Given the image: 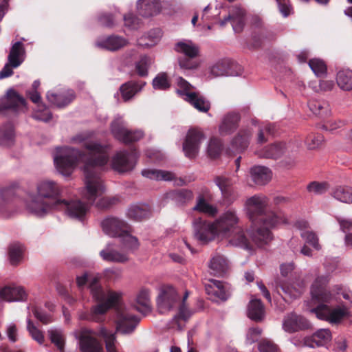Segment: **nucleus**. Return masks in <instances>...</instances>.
Masks as SVG:
<instances>
[{
  "instance_id": "f257e3e1",
  "label": "nucleus",
  "mask_w": 352,
  "mask_h": 352,
  "mask_svg": "<svg viewBox=\"0 0 352 352\" xmlns=\"http://www.w3.org/2000/svg\"><path fill=\"white\" fill-rule=\"evenodd\" d=\"M72 141L74 143L82 144L87 153H82L72 147L58 148L57 154L54 157V164L60 174L69 176L80 162L83 163L85 186L82 196L87 203L80 200L69 201L62 199L56 210H64L70 218L83 221L90 206L104 192L105 188L98 170L107 165L109 161V148L82 134L73 137Z\"/></svg>"
},
{
  "instance_id": "f03ea898",
  "label": "nucleus",
  "mask_w": 352,
  "mask_h": 352,
  "mask_svg": "<svg viewBox=\"0 0 352 352\" xmlns=\"http://www.w3.org/2000/svg\"><path fill=\"white\" fill-rule=\"evenodd\" d=\"M268 204V198L261 194L248 198L245 203V210L251 221L248 232L252 242L258 247L267 244L272 239V228L286 222L282 215L274 212L266 213Z\"/></svg>"
},
{
  "instance_id": "7ed1b4c3",
  "label": "nucleus",
  "mask_w": 352,
  "mask_h": 352,
  "mask_svg": "<svg viewBox=\"0 0 352 352\" xmlns=\"http://www.w3.org/2000/svg\"><path fill=\"white\" fill-rule=\"evenodd\" d=\"M76 283L80 288L88 284L93 298L98 302L92 306L89 311L82 313L80 315V319L98 323L103 322L107 311L118 305L121 298V294L112 290L103 289L99 284V278L87 273L78 276Z\"/></svg>"
},
{
  "instance_id": "20e7f679",
  "label": "nucleus",
  "mask_w": 352,
  "mask_h": 352,
  "mask_svg": "<svg viewBox=\"0 0 352 352\" xmlns=\"http://www.w3.org/2000/svg\"><path fill=\"white\" fill-rule=\"evenodd\" d=\"M329 282L327 276H319L311 287L312 300L316 307L311 312L316 317L331 324H338L349 316V310L344 305H333L338 303L337 298L325 288Z\"/></svg>"
},
{
  "instance_id": "39448f33",
  "label": "nucleus",
  "mask_w": 352,
  "mask_h": 352,
  "mask_svg": "<svg viewBox=\"0 0 352 352\" xmlns=\"http://www.w3.org/2000/svg\"><path fill=\"white\" fill-rule=\"evenodd\" d=\"M36 193L30 194L26 207L28 211L37 217H43L56 210L62 199L63 188L50 179H43L36 183Z\"/></svg>"
},
{
  "instance_id": "423d86ee",
  "label": "nucleus",
  "mask_w": 352,
  "mask_h": 352,
  "mask_svg": "<svg viewBox=\"0 0 352 352\" xmlns=\"http://www.w3.org/2000/svg\"><path fill=\"white\" fill-rule=\"evenodd\" d=\"M214 221L219 236L229 239V243L232 245L245 250L252 249L249 240L243 231L239 228V217L234 209L225 210Z\"/></svg>"
},
{
  "instance_id": "0eeeda50",
  "label": "nucleus",
  "mask_w": 352,
  "mask_h": 352,
  "mask_svg": "<svg viewBox=\"0 0 352 352\" xmlns=\"http://www.w3.org/2000/svg\"><path fill=\"white\" fill-rule=\"evenodd\" d=\"M188 297V292H186L183 296L182 302H179L175 289L170 285L162 287L160 293L157 300V309L160 313L164 314L172 311L176 307L179 306V312L172 320L173 327L175 325L179 330L182 329V325L180 320H187L190 315V311L188 309L185 301Z\"/></svg>"
},
{
  "instance_id": "6e6552de",
  "label": "nucleus",
  "mask_w": 352,
  "mask_h": 352,
  "mask_svg": "<svg viewBox=\"0 0 352 352\" xmlns=\"http://www.w3.org/2000/svg\"><path fill=\"white\" fill-rule=\"evenodd\" d=\"M100 226L105 234L111 237L120 238L123 246L127 250L133 251L138 248V239L131 235V226L123 219L109 216L101 221Z\"/></svg>"
},
{
  "instance_id": "1a4fd4ad",
  "label": "nucleus",
  "mask_w": 352,
  "mask_h": 352,
  "mask_svg": "<svg viewBox=\"0 0 352 352\" xmlns=\"http://www.w3.org/2000/svg\"><path fill=\"white\" fill-rule=\"evenodd\" d=\"M177 93L192 107L201 112H208L210 108V102L199 92L195 91L194 87L185 79L177 77L176 79Z\"/></svg>"
},
{
  "instance_id": "9d476101",
  "label": "nucleus",
  "mask_w": 352,
  "mask_h": 352,
  "mask_svg": "<svg viewBox=\"0 0 352 352\" xmlns=\"http://www.w3.org/2000/svg\"><path fill=\"white\" fill-rule=\"evenodd\" d=\"M174 50L185 57L178 59L179 65L185 69H194L198 67L199 63L194 58L199 56L200 49L197 44L191 40L183 39L175 43Z\"/></svg>"
},
{
  "instance_id": "9b49d317",
  "label": "nucleus",
  "mask_w": 352,
  "mask_h": 352,
  "mask_svg": "<svg viewBox=\"0 0 352 352\" xmlns=\"http://www.w3.org/2000/svg\"><path fill=\"white\" fill-rule=\"evenodd\" d=\"M100 336L99 330L96 331L89 328H82L76 333L81 352H103V346L96 338Z\"/></svg>"
},
{
  "instance_id": "f8f14e48",
  "label": "nucleus",
  "mask_w": 352,
  "mask_h": 352,
  "mask_svg": "<svg viewBox=\"0 0 352 352\" xmlns=\"http://www.w3.org/2000/svg\"><path fill=\"white\" fill-rule=\"evenodd\" d=\"M138 158L135 150L118 151L111 158V167L119 173L131 171L135 168Z\"/></svg>"
},
{
  "instance_id": "ddd939ff",
  "label": "nucleus",
  "mask_w": 352,
  "mask_h": 352,
  "mask_svg": "<svg viewBox=\"0 0 352 352\" xmlns=\"http://www.w3.org/2000/svg\"><path fill=\"white\" fill-rule=\"evenodd\" d=\"M193 229L195 237L203 243H207L219 236L214 221H208L201 218L195 219Z\"/></svg>"
},
{
  "instance_id": "4468645a",
  "label": "nucleus",
  "mask_w": 352,
  "mask_h": 352,
  "mask_svg": "<svg viewBox=\"0 0 352 352\" xmlns=\"http://www.w3.org/2000/svg\"><path fill=\"white\" fill-rule=\"evenodd\" d=\"M205 290L208 298L215 302H225L231 296L230 285L215 279L205 284Z\"/></svg>"
},
{
  "instance_id": "2eb2a0df",
  "label": "nucleus",
  "mask_w": 352,
  "mask_h": 352,
  "mask_svg": "<svg viewBox=\"0 0 352 352\" xmlns=\"http://www.w3.org/2000/svg\"><path fill=\"white\" fill-rule=\"evenodd\" d=\"M204 140L205 135L202 131L198 129H189L183 142L182 148L185 156L189 159H195Z\"/></svg>"
},
{
  "instance_id": "dca6fc26",
  "label": "nucleus",
  "mask_w": 352,
  "mask_h": 352,
  "mask_svg": "<svg viewBox=\"0 0 352 352\" xmlns=\"http://www.w3.org/2000/svg\"><path fill=\"white\" fill-rule=\"evenodd\" d=\"M111 133L119 141L129 144L137 142L144 136V132L141 130L131 131L126 128L123 122L120 120H115L111 126Z\"/></svg>"
},
{
  "instance_id": "f3484780",
  "label": "nucleus",
  "mask_w": 352,
  "mask_h": 352,
  "mask_svg": "<svg viewBox=\"0 0 352 352\" xmlns=\"http://www.w3.org/2000/svg\"><path fill=\"white\" fill-rule=\"evenodd\" d=\"M116 331L122 334L133 333L140 322V318L126 309H116Z\"/></svg>"
},
{
  "instance_id": "a211bd4d",
  "label": "nucleus",
  "mask_w": 352,
  "mask_h": 352,
  "mask_svg": "<svg viewBox=\"0 0 352 352\" xmlns=\"http://www.w3.org/2000/svg\"><path fill=\"white\" fill-rule=\"evenodd\" d=\"M212 194L208 188H202L197 197V203L193 207V210L214 217L218 212L217 208L208 202V201L212 199Z\"/></svg>"
},
{
  "instance_id": "6ab92c4d",
  "label": "nucleus",
  "mask_w": 352,
  "mask_h": 352,
  "mask_svg": "<svg viewBox=\"0 0 352 352\" xmlns=\"http://www.w3.org/2000/svg\"><path fill=\"white\" fill-rule=\"evenodd\" d=\"M227 22H230L235 32H240L243 30L245 22V11L244 9L234 6L230 9L227 17L219 22L221 26H224Z\"/></svg>"
},
{
  "instance_id": "aec40b11",
  "label": "nucleus",
  "mask_w": 352,
  "mask_h": 352,
  "mask_svg": "<svg viewBox=\"0 0 352 352\" xmlns=\"http://www.w3.org/2000/svg\"><path fill=\"white\" fill-rule=\"evenodd\" d=\"M310 324L306 318L294 313L287 314L283 322V329L289 333L309 329Z\"/></svg>"
},
{
  "instance_id": "412c9836",
  "label": "nucleus",
  "mask_w": 352,
  "mask_h": 352,
  "mask_svg": "<svg viewBox=\"0 0 352 352\" xmlns=\"http://www.w3.org/2000/svg\"><path fill=\"white\" fill-rule=\"evenodd\" d=\"M215 184L221 190L223 199L229 203H232L236 199L235 191L233 188L232 179L226 176H217L214 179Z\"/></svg>"
},
{
  "instance_id": "4be33fe9",
  "label": "nucleus",
  "mask_w": 352,
  "mask_h": 352,
  "mask_svg": "<svg viewBox=\"0 0 352 352\" xmlns=\"http://www.w3.org/2000/svg\"><path fill=\"white\" fill-rule=\"evenodd\" d=\"M28 96L31 101L37 104L38 110L36 111L33 114V118L37 120L43 122L50 121L52 115L51 112L47 109L45 104L41 102V97L40 94L37 91H28Z\"/></svg>"
},
{
  "instance_id": "5701e85b",
  "label": "nucleus",
  "mask_w": 352,
  "mask_h": 352,
  "mask_svg": "<svg viewBox=\"0 0 352 352\" xmlns=\"http://www.w3.org/2000/svg\"><path fill=\"white\" fill-rule=\"evenodd\" d=\"M289 146L284 142H276L256 151V155L261 158L277 159L286 153Z\"/></svg>"
},
{
  "instance_id": "b1692460",
  "label": "nucleus",
  "mask_w": 352,
  "mask_h": 352,
  "mask_svg": "<svg viewBox=\"0 0 352 352\" xmlns=\"http://www.w3.org/2000/svg\"><path fill=\"white\" fill-rule=\"evenodd\" d=\"M26 56L25 49L21 41H16L12 44L8 56V60L14 68L19 67L25 60Z\"/></svg>"
},
{
  "instance_id": "393cba45",
  "label": "nucleus",
  "mask_w": 352,
  "mask_h": 352,
  "mask_svg": "<svg viewBox=\"0 0 352 352\" xmlns=\"http://www.w3.org/2000/svg\"><path fill=\"white\" fill-rule=\"evenodd\" d=\"M74 98L75 94L73 90H67L58 94L50 91L47 94L48 102L51 103L52 105L58 108L68 105Z\"/></svg>"
},
{
  "instance_id": "a878e982",
  "label": "nucleus",
  "mask_w": 352,
  "mask_h": 352,
  "mask_svg": "<svg viewBox=\"0 0 352 352\" xmlns=\"http://www.w3.org/2000/svg\"><path fill=\"white\" fill-rule=\"evenodd\" d=\"M6 100V104L0 108V111L3 109H12L15 111H24L27 109L25 100L13 89L8 91Z\"/></svg>"
},
{
  "instance_id": "bb28decb",
  "label": "nucleus",
  "mask_w": 352,
  "mask_h": 352,
  "mask_svg": "<svg viewBox=\"0 0 352 352\" xmlns=\"http://www.w3.org/2000/svg\"><path fill=\"white\" fill-rule=\"evenodd\" d=\"M103 261L112 263H125L129 260L127 254L120 252L111 244H108L100 252Z\"/></svg>"
},
{
  "instance_id": "cd10ccee",
  "label": "nucleus",
  "mask_w": 352,
  "mask_h": 352,
  "mask_svg": "<svg viewBox=\"0 0 352 352\" xmlns=\"http://www.w3.org/2000/svg\"><path fill=\"white\" fill-rule=\"evenodd\" d=\"M252 180L258 185H265L272 178V170L264 166H254L250 168Z\"/></svg>"
},
{
  "instance_id": "c85d7f7f",
  "label": "nucleus",
  "mask_w": 352,
  "mask_h": 352,
  "mask_svg": "<svg viewBox=\"0 0 352 352\" xmlns=\"http://www.w3.org/2000/svg\"><path fill=\"white\" fill-rule=\"evenodd\" d=\"M0 296L8 302L23 301L27 298V294L21 287H6L1 290Z\"/></svg>"
},
{
  "instance_id": "c756f323",
  "label": "nucleus",
  "mask_w": 352,
  "mask_h": 352,
  "mask_svg": "<svg viewBox=\"0 0 352 352\" xmlns=\"http://www.w3.org/2000/svg\"><path fill=\"white\" fill-rule=\"evenodd\" d=\"M137 6L140 14L144 17L155 15L160 10L159 0H139Z\"/></svg>"
},
{
  "instance_id": "7c9ffc66",
  "label": "nucleus",
  "mask_w": 352,
  "mask_h": 352,
  "mask_svg": "<svg viewBox=\"0 0 352 352\" xmlns=\"http://www.w3.org/2000/svg\"><path fill=\"white\" fill-rule=\"evenodd\" d=\"M311 111L322 119L329 118L331 114L329 104L322 100L311 99L308 102Z\"/></svg>"
},
{
  "instance_id": "2f4dec72",
  "label": "nucleus",
  "mask_w": 352,
  "mask_h": 352,
  "mask_svg": "<svg viewBox=\"0 0 352 352\" xmlns=\"http://www.w3.org/2000/svg\"><path fill=\"white\" fill-rule=\"evenodd\" d=\"M151 210L146 204H133L127 210L126 217L135 221H142L150 217Z\"/></svg>"
},
{
  "instance_id": "473e14b6",
  "label": "nucleus",
  "mask_w": 352,
  "mask_h": 352,
  "mask_svg": "<svg viewBox=\"0 0 352 352\" xmlns=\"http://www.w3.org/2000/svg\"><path fill=\"white\" fill-rule=\"evenodd\" d=\"M332 336L329 329H321L314 333L311 338V343H309V339L305 340V344L311 347L325 346L331 340Z\"/></svg>"
},
{
  "instance_id": "72a5a7b5",
  "label": "nucleus",
  "mask_w": 352,
  "mask_h": 352,
  "mask_svg": "<svg viewBox=\"0 0 352 352\" xmlns=\"http://www.w3.org/2000/svg\"><path fill=\"white\" fill-rule=\"evenodd\" d=\"M208 266L212 273L215 276H222L229 269L228 260L223 255L220 254L213 256Z\"/></svg>"
},
{
  "instance_id": "f704fd0d",
  "label": "nucleus",
  "mask_w": 352,
  "mask_h": 352,
  "mask_svg": "<svg viewBox=\"0 0 352 352\" xmlns=\"http://www.w3.org/2000/svg\"><path fill=\"white\" fill-rule=\"evenodd\" d=\"M127 41L118 36H110L105 39L98 41L96 45L109 51H116L127 45Z\"/></svg>"
},
{
  "instance_id": "c9c22d12",
  "label": "nucleus",
  "mask_w": 352,
  "mask_h": 352,
  "mask_svg": "<svg viewBox=\"0 0 352 352\" xmlns=\"http://www.w3.org/2000/svg\"><path fill=\"white\" fill-rule=\"evenodd\" d=\"M150 290L146 288H142L137 294L135 308L144 314H146L151 310Z\"/></svg>"
},
{
  "instance_id": "e433bc0d",
  "label": "nucleus",
  "mask_w": 352,
  "mask_h": 352,
  "mask_svg": "<svg viewBox=\"0 0 352 352\" xmlns=\"http://www.w3.org/2000/svg\"><path fill=\"white\" fill-rule=\"evenodd\" d=\"M142 175L146 178L156 181H172L175 175L170 171L154 168H145L142 170Z\"/></svg>"
},
{
  "instance_id": "4c0bfd02",
  "label": "nucleus",
  "mask_w": 352,
  "mask_h": 352,
  "mask_svg": "<svg viewBox=\"0 0 352 352\" xmlns=\"http://www.w3.org/2000/svg\"><path fill=\"white\" fill-rule=\"evenodd\" d=\"M240 117L237 113H231L227 114L223 119L219 126V132L222 135H226L232 133L236 129L239 122Z\"/></svg>"
},
{
  "instance_id": "58836bf2",
  "label": "nucleus",
  "mask_w": 352,
  "mask_h": 352,
  "mask_svg": "<svg viewBox=\"0 0 352 352\" xmlns=\"http://www.w3.org/2000/svg\"><path fill=\"white\" fill-rule=\"evenodd\" d=\"M251 135L252 133L248 129L240 131L232 141V148L237 153L245 150L248 146Z\"/></svg>"
},
{
  "instance_id": "ea45409f",
  "label": "nucleus",
  "mask_w": 352,
  "mask_h": 352,
  "mask_svg": "<svg viewBox=\"0 0 352 352\" xmlns=\"http://www.w3.org/2000/svg\"><path fill=\"white\" fill-rule=\"evenodd\" d=\"M248 317L254 321H261L265 316V309L261 300L252 298L248 309Z\"/></svg>"
},
{
  "instance_id": "a19ab883",
  "label": "nucleus",
  "mask_w": 352,
  "mask_h": 352,
  "mask_svg": "<svg viewBox=\"0 0 352 352\" xmlns=\"http://www.w3.org/2000/svg\"><path fill=\"white\" fill-rule=\"evenodd\" d=\"M99 335L104 340L107 352H119L117 347L118 343L116 340V333L111 332L104 327H100Z\"/></svg>"
},
{
  "instance_id": "79ce46f5",
  "label": "nucleus",
  "mask_w": 352,
  "mask_h": 352,
  "mask_svg": "<svg viewBox=\"0 0 352 352\" xmlns=\"http://www.w3.org/2000/svg\"><path fill=\"white\" fill-rule=\"evenodd\" d=\"M233 66L227 60L219 61L211 67L210 74L213 77L234 76L235 73L232 70Z\"/></svg>"
},
{
  "instance_id": "37998d69",
  "label": "nucleus",
  "mask_w": 352,
  "mask_h": 352,
  "mask_svg": "<svg viewBox=\"0 0 352 352\" xmlns=\"http://www.w3.org/2000/svg\"><path fill=\"white\" fill-rule=\"evenodd\" d=\"M145 82H128L120 87V91L122 98L124 101H127L133 98L135 94L140 91Z\"/></svg>"
},
{
  "instance_id": "c03bdc74",
  "label": "nucleus",
  "mask_w": 352,
  "mask_h": 352,
  "mask_svg": "<svg viewBox=\"0 0 352 352\" xmlns=\"http://www.w3.org/2000/svg\"><path fill=\"white\" fill-rule=\"evenodd\" d=\"M153 60L146 55L141 56L140 59L135 61L133 72L140 77H146L148 74V68L151 65Z\"/></svg>"
},
{
  "instance_id": "a18cd8bd",
  "label": "nucleus",
  "mask_w": 352,
  "mask_h": 352,
  "mask_svg": "<svg viewBox=\"0 0 352 352\" xmlns=\"http://www.w3.org/2000/svg\"><path fill=\"white\" fill-rule=\"evenodd\" d=\"M14 127L11 123H7L0 128V146H9L14 142Z\"/></svg>"
},
{
  "instance_id": "49530a36",
  "label": "nucleus",
  "mask_w": 352,
  "mask_h": 352,
  "mask_svg": "<svg viewBox=\"0 0 352 352\" xmlns=\"http://www.w3.org/2000/svg\"><path fill=\"white\" fill-rule=\"evenodd\" d=\"M337 83L340 89L345 91L352 90V71L349 69L340 71L337 74Z\"/></svg>"
},
{
  "instance_id": "de8ad7c7",
  "label": "nucleus",
  "mask_w": 352,
  "mask_h": 352,
  "mask_svg": "<svg viewBox=\"0 0 352 352\" xmlns=\"http://www.w3.org/2000/svg\"><path fill=\"white\" fill-rule=\"evenodd\" d=\"M332 196L343 203H352V188L349 186H338L332 191Z\"/></svg>"
},
{
  "instance_id": "09e8293b",
  "label": "nucleus",
  "mask_w": 352,
  "mask_h": 352,
  "mask_svg": "<svg viewBox=\"0 0 352 352\" xmlns=\"http://www.w3.org/2000/svg\"><path fill=\"white\" fill-rule=\"evenodd\" d=\"M170 196L177 204L183 205L192 200L194 195L190 190L181 189L172 192Z\"/></svg>"
},
{
  "instance_id": "8fccbe9b",
  "label": "nucleus",
  "mask_w": 352,
  "mask_h": 352,
  "mask_svg": "<svg viewBox=\"0 0 352 352\" xmlns=\"http://www.w3.org/2000/svg\"><path fill=\"white\" fill-rule=\"evenodd\" d=\"M9 258L12 265H17L23 257V247L19 243L10 244L9 247Z\"/></svg>"
},
{
  "instance_id": "3c124183",
  "label": "nucleus",
  "mask_w": 352,
  "mask_h": 352,
  "mask_svg": "<svg viewBox=\"0 0 352 352\" xmlns=\"http://www.w3.org/2000/svg\"><path fill=\"white\" fill-rule=\"evenodd\" d=\"M50 340L54 343L60 352H64L65 338L59 329H52L48 331Z\"/></svg>"
},
{
  "instance_id": "603ef678",
  "label": "nucleus",
  "mask_w": 352,
  "mask_h": 352,
  "mask_svg": "<svg viewBox=\"0 0 352 352\" xmlns=\"http://www.w3.org/2000/svg\"><path fill=\"white\" fill-rule=\"evenodd\" d=\"M283 292L291 298H298L303 292L304 285H298L297 287L287 283H283L280 285Z\"/></svg>"
},
{
  "instance_id": "864d4df0",
  "label": "nucleus",
  "mask_w": 352,
  "mask_h": 352,
  "mask_svg": "<svg viewBox=\"0 0 352 352\" xmlns=\"http://www.w3.org/2000/svg\"><path fill=\"white\" fill-rule=\"evenodd\" d=\"M153 87L155 89L165 90L170 87V82L166 73H160L153 80Z\"/></svg>"
},
{
  "instance_id": "5fc2aeb1",
  "label": "nucleus",
  "mask_w": 352,
  "mask_h": 352,
  "mask_svg": "<svg viewBox=\"0 0 352 352\" xmlns=\"http://www.w3.org/2000/svg\"><path fill=\"white\" fill-rule=\"evenodd\" d=\"M221 149L222 144L220 140L216 138H212L210 140L207 148L208 155L210 157L217 158L219 155Z\"/></svg>"
},
{
  "instance_id": "6e6d98bb",
  "label": "nucleus",
  "mask_w": 352,
  "mask_h": 352,
  "mask_svg": "<svg viewBox=\"0 0 352 352\" xmlns=\"http://www.w3.org/2000/svg\"><path fill=\"white\" fill-rule=\"evenodd\" d=\"M309 65L317 76H322L326 74L327 66L324 62L318 58L311 59Z\"/></svg>"
},
{
  "instance_id": "4d7b16f0",
  "label": "nucleus",
  "mask_w": 352,
  "mask_h": 352,
  "mask_svg": "<svg viewBox=\"0 0 352 352\" xmlns=\"http://www.w3.org/2000/svg\"><path fill=\"white\" fill-rule=\"evenodd\" d=\"M324 142V138L319 133H311L309 135L305 140V143L309 149H316L320 147Z\"/></svg>"
},
{
  "instance_id": "13d9d810",
  "label": "nucleus",
  "mask_w": 352,
  "mask_h": 352,
  "mask_svg": "<svg viewBox=\"0 0 352 352\" xmlns=\"http://www.w3.org/2000/svg\"><path fill=\"white\" fill-rule=\"evenodd\" d=\"M329 188V185L326 182H312L307 186V190L311 193L321 195L326 192Z\"/></svg>"
},
{
  "instance_id": "bf43d9fd",
  "label": "nucleus",
  "mask_w": 352,
  "mask_h": 352,
  "mask_svg": "<svg viewBox=\"0 0 352 352\" xmlns=\"http://www.w3.org/2000/svg\"><path fill=\"white\" fill-rule=\"evenodd\" d=\"M119 199L116 197H103L96 202V207L100 210H107L116 205Z\"/></svg>"
},
{
  "instance_id": "052dcab7",
  "label": "nucleus",
  "mask_w": 352,
  "mask_h": 352,
  "mask_svg": "<svg viewBox=\"0 0 352 352\" xmlns=\"http://www.w3.org/2000/svg\"><path fill=\"white\" fill-rule=\"evenodd\" d=\"M0 212L3 209L5 203L12 199L15 195V188L13 186L5 187L1 189Z\"/></svg>"
},
{
  "instance_id": "680f3d73",
  "label": "nucleus",
  "mask_w": 352,
  "mask_h": 352,
  "mask_svg": "<svg viewBox=\"0 0 352 352\" xmlns=\"http://www.w3.org/2000/svg\"><path fill=\"white\" fill-rule=\"evenodd\" d=\"M300 236L306 243L312 245L316 250H319L320 249V245L318 243V238L314 232L303 231L301 232Z\"/></svg>"
},
{
  "instance_id": "e2e57ef3",
  "label": "nucleus",
  "mask_w": 352,
  "mask_h": 352,
  "mask_svg": "<svg viewBox=\"0 0 352 352\" xmlns=\"http://www.w3.org/2000/svg\"><path fill=\"white\" fill-rule=\"evenodd\" d=\"M27 328L34 340H35L39 344L43 343L44 336L43 333L34 326V324L30 319L28 320Z\"/></svg>"
},
{
  "instance_id": "0e129e2a",
  "label": "nucleus",
  "mask_w": 352,
  "mask_h": 352,
  "mask_svg": "<svg viewBox=\"0 0 352 352\" xmlns=\"http://www.w3.org/2000/svg\"><path fill=\"white\" fill-rule=\"evenodd\" d=\"M278 10L284 17H287L293 12V8L290 0H276Z\"/></svg>"
},
{
  "instance_id": "69168bd1",
  "label": "nucleus",
  "mask_w": 352,
  "mask_h": 352,
  "mask_svg": "<svg viewBox=\"0 0 352 352\" xmlns=\"http://www.w3.org/2000/svg\"><path fill=\"white\" fill-rule=\"evenodd\" d=\"M274 126L272 124H266L263 127L259 129L258 133V142L264 143L267 142V138L265 137L268 134H273Z\"/></svg>"
},
{
  "instance_id": "338daca9",
  "label": "nucleus",
  "mask_w": 352,
  "mask_h": 352,
  "mask_svg": "<svg viewBox=\"0 0 352 352\" xmlns=\"http://www.w3.org/2000/svg\"><path fill=\"white\" fill-rule=\"evenodd\" d=\"M260 352H278L277 346L268 340H262L258 345Z\"/></svg>"
},
{
  "instance_id": "774afa93",
  "label": "nucleus",
  "mask_w": 352,
  "mask_h": 352,
  "mask_svg": "<svg viewBox=\"0 0 352 352\" xmlns=\"http://www.w3.org/2000/svg\"><path fill=\"white\" fill-rule=\"evenodd\" d=\"M124 25L130 29H137L139 27V19L129 13L124 16Z\"/></svg>"
}]
</instances>
